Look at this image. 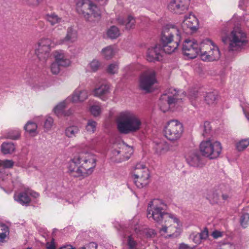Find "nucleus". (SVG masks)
Masks as SVG:
<instances>
[{
  "label": "nucleus",
  "mask_w": 249,
  "mask_h": 249,
  "mask_svg": "<svg viewBox=\"0 0 249 249\" xmlns=\"http://www.w3.org/2000/svg\"><path fill=\"white\" fill-rule=\"evenodd\" d=\"M168 206L162 199H154L148 205L147 217L149 220H153L157 224L161 225L159 232L163 235L167 232V227L172 223L178 224L179 219L173 214L167 212Z\"/></svg>",
  "instance_id": "1"
},
{
  "label": "nucleus",
  "mask_w": 249,
  "mask_h": 249,
  "mask_svg": "<svg viewBox=\"0 0 249 249\" xmlns=\"http://www.w3.org/2000/svg\"><path fill=\"white\" fill-rule=\"evenodd\" d=\"M156 82L155 71L153 70L146 71L140 76V88L145 92H150Z\"/></svg>",
  "instance_id": "10"
},
{
  "label": "nucleus",
  "mask_w": 249,
  "mask_h": 249,
  "mask_svg": "<svg viewBox=\"0 0 249 249\" xmlns=\"http://www.w3.org/2000/svg\"><path fill=\"white\" fill-rule=\"evenodd\" d=\"M88 97V92L85 89H76L73 92L71 97L73 103L82 102L86 100Z\"/></svg>",
  "instance_id": "21"
},
{
  "label": "nucleus",
  "mask_w": 249,
  "mask_h": 249,
  "mask_svg": "<svg viewBox=\"0 0 249 249\" xmlns=\"http://www.w3.org/2000/svg\"><path fill=\"white\" fill-rule=\"evenodd\" d=\"M240 224L243 228H246L249 225V213H245L241 216Z\"/></svg>",
  "instance_id": "42"
},
{
  "label": "nucleus",
  "mask_w": 249,
  "mask_h": 249,
  "mask_svg": "<svg viewBox=\"0 0 249 249\" xmlns=\"http://www.w3.org/2000/svg\"><path fill=\"white\" fill-rule=\"evenodd\" d=\"M28 192V195H30L31 196L33 197L34 198H37L39 196V194L35 192L32 191H27Z\"/></svg>",
  "instance_id": "59"
},
{
  "label": "nucleus",
  "mask_w": 249,
  "mask_h": 249,
  "mask_svg": "<svg viewBox=\"0 0 249 249\" xmlns=\"http://www.w3.org/2000/svg\"><path fill=\"white\" fill-rule=\"evenodd\" d=\"M77 38L76 31L72 27H70L67 30L65 37L59 41L60 44H69L74 42Z\"/></svg>",
  "instance_id": "20"
},
{
  "label": "nucleus",
  "mask_w": 249,
  "mask_h": 249,
  "mask_svg": "<svg viewBox=\"0 0 249 249\" xmlns=\"http://www.w3.org/2000/svg\"><path fill=\"white\" fill-rule=\"evenodd\" d=\"M164 52L160 44H156L149 48L147 52V60L149 62L159 61L162 57L161 53Z\"/></svg>",
  "instance_id": "16"
},
{
  "label": "nucleus",
  "mask_w": 249,
  "mask_h": 249,
  "mask_svg": "<svg viewBox=\"0 0 249 249\" xmlns=\"http://www.w3.org/2000/svg\"><path fill=\"white\" fill-rule=\"evenodd\" d=\"M127 245L128 249H138V243L131 235L128 237Z\"/></svg>",
  "instance_id": "43"
},
{
  "label": "nucleus",
  "mask_w": 249,
  "mask_h": 249,
  "mask_svg": "<svg viewBox=\"0 0 249 249\" xmlns=\"http://www.w3.org/2000/svg\"><path fill=\"white\" fill-rule=\"evenodd\" d=\"M45 19L52 26L60 23L63 21L62 18L55 13L46 14L45 16Z\"/></svg>",
  "instance_id": "25"
},
{
  "label": "nucleus",
  "mask_w": 249,
  "mask_h": 249,
  "mask_svg": "<svg viewBox=\"0 0 249 249\" xmlns=\"http://www.w3.org/2000/svg\"><path fill=\"white\" fill-rule=\"evenodd\" d=\"M89 68L92 71H96L101 66L100 62L96 59L93 60L89 65Z\"/></svg>",
  "instance_id": "44"
},
{
  "label": "nucleus",
  "mask_w": 249,
  "mask_h": 249,
  "mask_svg": "<svg viewBox=\"0 0 249 249\" xmlns=\"http://www.w3.org/2000/svg\"><path fill=\"white\" fill-rule=\"evenodd\" d=\"M116 20L118 22V23L120 25H124L125 24V21H124L123 18L121 17H118Z\"/></svg>",
  "instance_id": "60"
},
{
  "label": "nucleus",
  "mask_w": 249,
  "mask_h": 249,
  "mask_svg": "<svg viewBox=\"0 0 249 249\" xmlns=\"http://www.w3.org/2000/svg\"><path fill=\"white\" fill-rule=\"evenodd\" d=\"M102 53L106 59H111L114 54V51L111 46H109L104 48L102 51Z\"/></svg>",
  "instance_id": "31"
},
{
  "label": "nucleus",
  "mask_w": 249,
  "mask_h": 249,
  "mask_svg": "<svg viewBox=\"0 0 249 249\" xmlns=\"http://www.w3.org/2000/svg\"><path fill=\"white\" fill-rule=\"evenodd\" d=\"M134 182L138 188H142L146 186L149 183L150 180L141 178H135L133 177Z\"/></svg>",
  "instance_id": "33"
},
{
  "label": "nucleus",
  "mask_w": 249,
  "mask_h": 249,
  "mask_svg": "<svg viewBox=\"0 0 249 249\" xmlns=\"http://www.w3.org/2000/svg\"><path fill=\"white\" fill-rule=\"evenodd\" d=\"M211 131V126L208 122H205L203 125V133L202 135L206 137L208 136Z\"/></svg>",
  "instance_id": "48"
},
{
  "label": "nucleus",
  "mask_w": 249,
  "mask_h": 249,
  "mask_svg": "<svg viewBox=\"0 0 249 249\" xmlns=\"http://www.w3.org/2000/svg\"><path fill=\"white\" fill-rule=\"evenodd\" d=\"M116 123L118 131L124 134L137 132L142 126V122L139 117L130 111L121 112L117 117Z\"/></svg>",
  "instance_id": "4"
},
{
  "label": "nucleus",
  "mask_w": 249,
  "mask_h": 249,
  "mask_svg": "<svg viewBox=\"0 0 249 249\" xmlns=\"http://www.w3.org/2000/svg\"><path fill=\"white\" fill-rule=\"evenodd\" d=\"M191 238L192 239L193 242L196 245L199 244L201 242V239L198 233L195 234L192 233L190 235Z\"/></svg>",
  "instance_id": "50"
},
{
  "label": "nucleus",
  "mask_w": 249,
  "mask_h": 249,
  "mask_svg": "<svg viewBox=\"0 0 249 249\" xmlns=\"http://www.w3.org/2000/svg\"><path fill=\"white\" fill-rule=\"evenodd\" d=\"M188 164L194 167H202L204 165L203 160L197 152L190 153L186 158Z\"/></svg>",
  "instance_id": "18"
},
{
  "label": "nucleus",
  "mask_w": 249,
  "mask_h": 249,
  "mask_svg": "<svg viewBox=\"0 0 249 249\" xmlns=\"http://www.w3.org/2000/svg\"><path fill=\"white\" fill-rule=\"evenodd\" d=\"M180 40V32L176 26L167 24L163 27L160 35V45L165 53L170 54L174 52Z\"/></svg>",
  "instance_id": "3"
},
{
  "label": "nucleus",
  "mask_w": 249,
  "mask_h": 249,
  "mask_svg": "<svg viewBox=\"0 0 249 249\" xmlns=\"http://www.w3.org/2000/svg\"><path fill=\"white\" fill-rule=\"evenodd\" d=\"M15 150V146L12 142H3L1 145V150L4 154H11Z\"/></svg>",
  "instance_id": "29"
},
{
  "label": "nucleus",
  "mask_w": 249,
  "mask_h": 249,
  "mask_svg": "<svg viewBox=\"0 0 249 249\" xmlns=\"http://www.w3.org/2000/svg\"><path fill=\"white\" fill-rule=\"evenodd\" d=\"M190 0H173L168 5V9L171 11L181 14L187 10Z\"/></svg>",
  "instance_id": "15"
},
{
  "label": "nucleus",
  "mask_w": 249,
  "mask_h": 249,
  "mask_svg": "<svg viewBox=\"0 0 249 249\" xmlns=\"http://www.w3.org/2000/svg\"><path fill=\"white\" fill-rule=\"evenodd\" d=\"M133 152V150L132 147L124 145L123 144L121 147H119V149H114L112 151V155L113 159V157H117L120 154L122 155L118 159H114L113 160L116 162H121L123 161L128 160Z\"/></svg>",
  "instance_id": "14"
},
{
  "label": "nucleus",
  "mask_w": 249,
  "mask_h": 249,
  "mask_svg": "<svg viewBox=\"0 0 249 249\" xmlns=\"http://www.w3.org/2000/svg\"><path fill=\"white\" fill-rule=\"evenodd\" d=\"M249 145V139L241 140L236 144V147L238 151H242Z\"/></svg>",
  "instance_id": "38"
},
{
  "label": "nucleus",
  "mask_w": 249,
  "mask_h": 249,
  "mask_svg": "<svg viewBox=\"0 0 249 249\" xmlns=\"http://www.w3.org/2000/svg\"><path fill=\"white\" fill-rule=\"evenodd\" d=\"M79 249H86V247L83 246L79 248Z\"/></svg>",
  "instance_id": "64"
},
{
  "label": "nucleus",
  "mask_w": 249,
  "mask_h": 249,
  "mask_svg": "<svg viewBox=\"0 0 249 249\" xmlns=\"http://www.w3.org/2000/svg\"><path fill=\"white\" fill-rule=\"evenodd\" d=\"M53 122V120L52 117H48L44 123L45 128L46 129H50L52 127Z\"/></svg>",
  "instance_id": "51"
},
{
  "label": "nucleus",
  "mask_w": 249,
  "mask_h": 249,
  "mask_svg": "<svg viewBox=\"0 0 249 249\" xmlns=\"http://www.w3.org/2000/svg\"><path fill=\"white\" fill-rule=\"evenodd\" d=\"M109 92V86L107 84H102L98 88H96L93 89V95L97 97H99L103 100H105L104 96Z\"/></svg>",
  "instance_id": "22"
},
{
  "label": "nucleus",
  "mask_w": 249,
  "mask_h": 249,
  "mask_svg": "<svg viewBox=\"0 0 249 249\" xmlns=\"http://www.w3.org/2000/svg\"><path fill=\"white\" fill-rule=\"evenodd\" d=\"M197 91H194L193 92H190V93L189 94V98L190 100H194L197 97Z\"/></svg>",
  "instance_id": "57"
},
{
  "label": "nucleus",
  "mask_w": 249,
  "mask_h": 249,
  "mask_svg": "<svg viewBox=\"0 0 249 249\" xmlns=\"http://www.w3.org/2000/svg\"><path fill=\"white\" fill-rule=\"evenodd\" d=\"M95 156L88 152H81L75 156L69 162L68 169L74 177L85 178L91 174L96 166Z\"/></svg>",
  "instance_id": "2"
},
{
  "label": "nucleus",
  "mask_w": 249,
  "mask_h": 249,
  "mask_svg": "<svg viewBox=\"0 0 249 249\" xmlns=\"http://www.w3.org/2000/svg\"><path fill=\"white\" fill-rule=\"evenodd\" d=\"M120 35V30L115 26H111L107 31V36L111 39H116Z\"/></svg>",
  "instance_id": "30"
},
{
  "label": "nucleus",
  "mask_w": 249,
  "mask_h": 249,
  "mask_svg": "<svg viewBox=\"0 0 249 249\" xmlns=\"http://www.w3.org/2000/svg\"><path fill=\"white\" fill-rule=\"evenodd\" d=\"M91 113L95 117L99 116L101 113V108L99 105H93L90 107Z\"/></svg>",
  "instance_id": "46"
},
{
  "label": "nucleus",
  "mask_w": 249,
  "mask_h": 249,
  "mask_svg": "<svg viewBox=\"0 0 249 249\" xmlns=\"http://www.w3.org/2000/svg\"><path fill=\"white\" fill-rule=\"evenodd\" d=\"M201 240H205L207 238L209 235L208 230L207 228H205L204 230L200 233H198Z\"/></svg>",
  "instance_id": "52"
},
{
  "label": "nucleus",
  "mask_w": 249,
  "mask_h": 249,
  "mask_svg": "<svg viewBox=\"0 0 249 249\" xmlns=\"http://www.w3.org/2000/svg\"><path fill=\"white\" fill-rule=\"evenodd\" d=\"M13 164L14 162L11 160H0V168H3L4 170V168H11L13 166Z\"/></svg>",
  "instance_id": "47"
},
{
  "label": "nucleus",
  "mask_w": 249,
  "mask_h": 249,
  "mask_svg": "<svg viewBox=\"0 0 249 249\" xmlns=\"http://www.w3.org/2000/svg\"><path fill=\"white\" fill-rule=\"evenodd\" d=\"M228 40L229 41V50L231 51L241 50L248 42L246 34L239 27L234 28L228 37L222 38L224 43H227Z\"/></svg>",
  "instance_id": "6"
},
{
  "label": "nucleus",
  "mask_w": 249,
  "mask_h": 249,
  "mask_svg": "<svg viewBox=\"0 0 249 249\" xmlns=\"http://www.w3.org/2000/svg\"><path fill=\"white\" fill-rule=\"evenodd\" d=\"M212 141L208 140L202 141L200 144V150L202 154L210 159H211V150Z\"/></svg>",
  "instance_id": "23"
},
{
  "label": "nucleus",
  "mask_w": 249,
  "mask_h": 249,
  "mask_svg": "<svg viewBox=\"0 0 249 249\" xmlns=\"http://www.w3.org/2000/svg\"><path fill=\"white\" fill-rule=\"evenodd\" d=\"M65 107L66 104L65 102L60 103L54 108V113L58 116L62 115Z\"/></svg>",
  "instance_id": "36"
},
{
  "label": "nucleus",
  "mask_w": 249,
  "mask_h": 249,
  "mask_svg": "<svg viewBox=\"0 0 249 249\" xmlns=\"http://www.w3.org/2000/svg\"><path fill=\"white\" fill-rule=\"evenodd\" d=\"M14 197L16 201L25 206H28L31 201L27 191L15 194Z\"/></svg>",
  "instance_id": "24"
},
{
  "label": "nucleus",
  "mask_w": 249,
  "mask_h": 249,
  "mask_svg": "<svg viewBox=\"0 0 249 249\" xmlns=\"http://www.w3.org/2000/svg\"><path fill=\"white\" fill-rule=\"evenodd\" d=\"M37 124L32 121H28L24 126V129L32 136L36 135L37 133L36 132Z\"/></svg>",
  "instance_id": "27"
},
{
  "label": "nucleus",
  "mask_w": 249,
  "mask_h": 249,
  "mask_svg": "<svg viewBox=\"0 0 249 249\" xmlns=\"http://www.w3.org/2000/svg\"><path fill=\"white\" fill-rule=\"evenodd\" d=\"M182 49L185 55L193 59L200 53L201 45L200 46L195 40L186 39L183 42Z\"/></svg>",
  "instance_id": "11"
},
{
  "label": "nucleus",
  "mask_w": 249,
  "mask_h": 249,
  "mask_svg": "<svg viewBox=\"0 0 249 249\" xmlns=\"http://www.w3.org/2000/svg\"><path fill=\"white\" fill-rule=\"evenodd\" d=\"M20 134L18 130H11L6 135L7 138L12 140H17L20 137Z\"/></svg>",
  "instance_id": "39"
},
{
  "label": "nucleus",
  "mask_w": 249,
  "mask_h": 249,
  "mask_svg": "<svg viewBox=\"0 0 249 249\" xmlns=\"http://www.w3.org/2000/svg\"><path fill=\"white\" fill-rule=\"evenodd\" d=\"M222 197L223 199L225 200H227L229 197V196L226 194H223Z\"/></svg>",
  "instance_id": "62"
},
{
  "label": "nucleus",
  "mask_w": 249,
  "mask_h": 249,
  "mask_svg": "<svg viewBox=\"0 0 249 249\" xmlns=\"http://www.w3.org/2000/svg\"><path fill=\"white\" fill-rule=\"evenodd\" d=\"M96 126L97 123L95 121L92 120H89L86 126V129L89 133H93L96 130Z\"/></svg>",
  "instance_id": "35"
},
{
  "label": "nucleus",
  "mask_w": 249,
  "mask_h": 249,
  "mask_svg": "<svg viewBox=\"0 0 249 249\" xmlns=\"http://www.w3.org/2000/svg\"><path fill=\"white\" fill-rule=\"evenodd\" d=\"M135 19L131 16H128L125 23V28L127 30L133 28L135 25Z\"/></svg>",
  "instance_id": "37"
},
{
  "label": "nucleus",
  "mask_w": 249,
  "mask_h": 249,
  "mask_svg": "<svg viewBox=\"0 0 249 249\" xmlns=\"http://www.w3.org/2000/svg\"><path fill=\"white\" fill-rule=\"evenodd\" d=\"M182 96L176 89L170 88L160 99L159 105L160 109L165 112L170 108L179 105L182 102Z\"/></svg>",
  "instance_id": "7"
},
{
  "label": "nucleus",
  "mask_w": 249,
  "mask_h": 249,
  "mask_svg": "<svg viewBox=\"0 0 249 249\" xmlns=\"http://www.w3.org/2000/svg\"><path fill=\"white\" fill-rule=\"evenodd\" d=\"M195 247H190L188 245L182 243L179 245L178 249H194Z\"/></svg>",
  "instance_id": "55"
},
{
  "label": "nucleus",
  "mask_w": 249,
  "mask_h": 249,
  "mask_svg": "<svg viewBox=\"0 0 249 249\" xmlns=\"http://www.w3.org/2000/svg\"><path fill=\"white\" fill-rule=\"evenodd\" d=\"M31 86L32 88V89L34 90H36V91L39 90L41 88V87L38 84H36L31 85Z\"/></svg>",
  "instance_id": "61"
},
{
  "label": "nucleus",
  "mask_w": 249,
  "mask_h": 249,
  "mask_svg": "<svg viewBox=\"0 0 249 249\" xmlns=\"http://www.w3.org/2000/svg\"><path fill=\"white\" fill-rule=\"evenodd\" d=\"M71 61L69 59H64L61 62L59 63V65L60 67H67L70 65Z\"/></svg>",
  "instance_id": "54"
},
{
  "label": "nucleus",
  "mask_w": 249,
  "mask_h": 249,
  "mask_svg": "<svg viewBox=\"0 0 249 249\" xmlns=\"http://www.w3.org/2000/svg\"><path fill=\"white\" fill-rule=\"evenodd\" d=\"M46 248L47 249H56L54 238H52L50 243H46Z\"/></svg>",
  "instance_id": "53"
},
{
  "label": "nucleus",
  "mask_w": 249,
  "mask_h": 249,
  "mask_svg": "<svg viewBox=\"0 0 249 249\" xmlns=\"http://www.w3.org/2000/svg\"><path fill=\"white\" fill-rule=\"evenodd\" d=\"M198 25V19L194 15L190 14L185 16L181 24L182 30L186 34H189L197 30Z\"/></svg>",
  "instance_id": "13"
},
{
  "label": "nucleus",
  "mask_w": 249,
  "mask_h": 249,
  "mask_svg": "<svg viewBox=\"0 0 249 249\" xmlns=\"http://www.w3.org/2000/svg\"><path fill=\"white\" fill-rule=\"evenodd\" d=\"M209 194L206 196L207 199L211 201L213 200V201H215L217 200L218 195L216 193H214L213 191H210L209 192Z\"/></svg>",
  "instance_id": "49"
},
{
  "label": "nucleus",
  "mask_w": 249,
  "mask_h": 249,
  "mask_svg": "<svg viewBox=\"0 0 249 249\" xmlns=\"http://www.w3.org/2000/svg\"><path fill=\"white\" fill-rule=\"evenodd\" d=\"M50 70L53 74L57 75L60 71V67L57 63L54 61L51 65Z\"/></svg>",
  "instance_id": "45"
},
{
  "label": "nucleus",
  "mask_w": 249,
  "mask_h": 249,
  "mask_svg": "<svg viewBox=\"0 0 249 249\" xmlns=\"http://www.w3.org/2000/svg\"><path fill=\"white\" fill-rule=\"evenodd\" d=\"M53 42L49 38L43 37L37 42L35 50V53L38 59L45 62L50 57Z\"/></svg>",
  "instance_id": "9"
},
{
  "label": "nucleus",
  "mask_w": 249,
  "mask_h": 249,
  "mask_svg": "<svg viewBox=\"0 0 249 249\" xmlns=\"http://www.w3.org/2000/svg\"><path fill=\"white\" fill-rule=\"evenodd\" d=\"M79 128L75 126H71L68 127L65 130L66 135L70 138L75 136V135L78 133Z\"/></svg>",
  "instance_id": "34"
},
{
  "label": "nucleus",
  "mask_w": 249,
  "mask_h": 249,
  "mask_svg": "<svg viewBox=\"0 0 249 249\" xmlns=\"http://www.w3.org/2000/svg\"><path fill=\"white\" fill-rule=\"evenodd\" d=\"M212 235L214 239H216L222 236V232L216 230L212 232Z\"/></svg>",
  "instance_id": "56"
},
{
  "label": "nucleus",
  "mask_w": 249,
  "mask_h": 249,
  "mask_svg": "<svg viewBox=\"0 0 249 249\" xmlns=\"http://www.w3.org/2000/svg\"><path fill=\"white\" fill-rule=\"evenodd\" d=\"M217 94L214 92H210L206 93L205 96V101L209 105H215L217 102Z\"/></svg>",
  "instance_id": "28"
},
{
  "label": "nucleus",
  "mask_w": 249,
  "mask_h": 249,
  "mask_svg": "<svg viewBox=\"0 0 249 249\" xmlns=\"http://www.w3.org/2000/svg\"><path fill=\"white\" fill-rule=\"evenodd\" d=\"M76 10L89 22H94L101 17L100 8L91 0H79L76 3Z\"/></svg>",
  "instance_id": "5"
},
{
  "label": "nucleus",
  "mask_w": 249,
  "mask_h": 249,
  "mask_svg": "<svg viewBox=\"0 0 249 249\" xmlns=\"http://www.w3.org/2000/svg\"><path fill=\"white\" fill-rule=\"evenodd\" d=\"M154 149L158 155L165 154L171 150H174L176 146L170 145L166 141L163 140H158L154 142Z\"/></svg>",
  "instance_id": "17"
},
{
  "label": "nucleus",
  "mask_w": 249,
  "mask_h": 249,
  "mask_svg": "<svg viewBox=\"0 0 249 249\" xmlns=\"http://www.w3.org/2000/svg\"><path fill=\"white\" fill-rule=\"evenodd\" d=\"M164 135L170 141L175 142V146L178 145V142L181 138L183 132L182 124L176 120L169 121L164 129Z\"/></svg>",
  "instance_id": "8"
},
{
  "label": "nucleus",
  "mask_w": 249,
  "mask_h": 249,
  "mask_svg": "<svg viewBox=\"0 0 249 249\" xmlns=\"http://www.w3.org/2000/svg\"><path fill=\"white\" fill-rule=\"evenodd\" d=\"M54 56L55 58V62L57 63L58 64L63 61L64 59H68L67 56L62 50L56 51L54 53Z\"/></svg>",
  "instance_id": "32"
},
{
  "label": "nucleus",
  "mask_w": 249,
  "mask_h": 249,
  "mask_svg": "<svg viewBox=\"0 0 249 249\" xmlns=\"http://www.w3.org/2000/svg\"><path fill=\"white\" fill-rule=\"evenodd\" d=\"M211 159H214L218 158L222 150V146L220 142L218 141H213L212 142Z\"/></svg>",
  "instance_id": "26"
},
{
  "label": "nucleus",
  "mask_w": 249,
  "mask_h": 249,
  "mask_svg": "<svg viewBox=\"0 0 249 249\" xmlns=\"http://www.w3.org/2000/svg\"><path fill=\"white\" fill-rule=\"evenodd\" d=\"M7 176V175H5L3 168H0V180H3L5 177Z\"/></svg>",
  "instance_id": "58"
},
{
  "label": "nucleus",
  "mask_w": 249,
  "mask_h": 249,
  "mask_svg": "<svg viewBox=\"0 0 249 249\" xmlns=\"http://www.w3.org/2000/svg\"><path fill=\"white\" fill-rule=\"evenodd\" d=\"M119 67L117 63H113L108 65L107 71L110 74H114L118 72Z\"/></svg>",
  "instance_id": "40"
},
{
  "label": "nucleus",
  "mask_w": 249,
  "mask_h": 249,
  "mask_svg": "<svg viewBox=\"0 0 249 249\" xmlns=\"http://www.w3.org/2000/svg\"><path fill=\"white\" fill-rule=\"evenodd\" d=\"M1 227V230L2 231V232L0 233V243L3 242L4 239L9 235V228L7 226L5 225H3Z\"/></svg>",
  "instance_id": "41"
},
{
  "label": "nucleus",
  "mask_w": 249,
  "mask_h": 249,
  "mask_svg": "<svg viewBox=\"0 0 249 249\" xmlns=\"http://www.w3.org/2000/svg\"><path fill=\"white\" fill-rule=\"evenodd\" d=\"M208 45L201 44V50L200 51L201 58L205 61H213L218 60L220 56L219 50L217 46L213 44V48H210L208 51L204 49L209 48Z\"/></svg>",
  "instance_id": "12"
},
{
  "label": "nucleus",
  "mask_w": 249,
  "mask_h": 249,
  "mask_svg": "<svg viewBox=\"0 0 249 249\" xmlns=\"http://www.w3.org/2000/svg\"><path fill=\"white\" fill-rule=\"evenodd\" d=\"M89 246H90H90H91L92 247H95V248H97V244H95V243H94V242H91V243H90L89 244Z\"/></svg>",
  "instance_id": "63"
},
{
  "label": "nucleus",
  "mask_w": 249,
  "mask_h": 249,
  "mask_svg": "<svg viewBox=\"0 0 249 249\" xmlns=\"http://www.w3.org/2000/svg\"><path fill=\"white\" fill-rule=\"evenodd\" d=\"M133 177L135 178H141L149 180V172L148 168L143 164H136L133 171Z\"/></svg>",
  "instance_id": "19"
}]
</instances>
